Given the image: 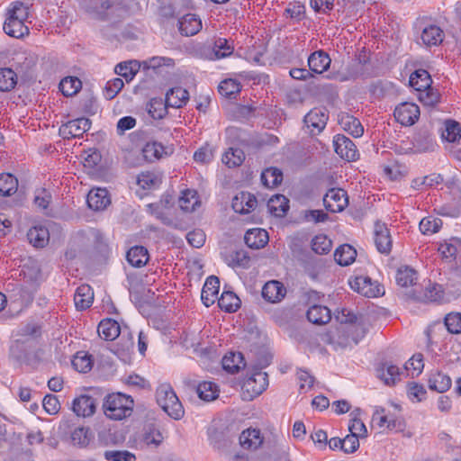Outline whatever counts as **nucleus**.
Returning a JSON list of instances; mask_svg holds the SVG:
<instances>
[{"instance_id": "12", "label": "nucleus", "mask_w": 461, "mask_h": 461, "mask_svg": "<svg viewBox=\"0 0 461 461\" xmlns=\"http://www.w3.org/2000/svg\"><path fill=\"white\" fill-rule=\"evenodd\" d=\"M91 122L89 119L81 117L68 121L60 128L62 134L68 138H78L90 129Z\"/></svg>"}, {"instance_id": "34", "label": "nucleus", "mask_w": 461, "mask_h": 461, "mask_svg": "<svg viewBox=\"0 0 461 461\" xmlns=\"http://www.w3.org/2000/svg\"><path fill=\"white\" fill-rule=\"evenodd\" d=\"M246 366L243 355L240 352L230 353L222 358V367L230 374H236Z\"/></svg>"}, {"instance_id": "39", "label": "nucleus", "mask_w": 461, "mask_h": 461, "mask_svg": "<svg viewBox=\"0 0 461 461\" xmlns=\"http://www.w3.org/2000/svg\"><path fill=\"white\" fill-rule=\"evenodd\" d=\"M395 278L397 284L402 287H408L410 285L418 287L416 285L418 278L417 272L409 267H400L397 270Z\"/></svg>"}, {"instance_id": "55", "label": "nucleus", "mask_w": 461, "mask_h": 461, "mask_svg": "<svg viewBox=\"0 0 461 461\" xmlns=\"http://www.w3.org/2000/svg\"><path fill=\"white\" fill-rule=\"evenodd\" d=\"M384 413V408H379L375 411L373 419L375 420H378L377 424L379 427H384L386 425V427L389 429H400L402 427V423L400 420L396 419H388Z\"/></svg>"}, {"instance_id": "10", "label": "nucleus", "mask_w": 461, "mask_h": 461, "mask_svg": "<svg viewBox=\"0 0 461 461\" xmlns=\"http://www.w3.org/2000/svg\"><path fill=\"white\" fill-rule=\"evenodd\" d=\"M234 51V45L224 38L214 41L213 46L203 51V56L210 60L230 57Z\"/></svg>"}, {"instance_id": "58", "label": "nucleus", "mask_w": 461, "mask_h": 461, "mask_svg": "<svg viewBox=\"0 0 461 461\" xmlns=\"http://www.w3.org/2000/svg\"><path fill=\"white\" fill-rule=\"evenodd\" d=\"M444 324L449 333H461V313L451 312L447 314V316L444 319Z\"/></svg>"}, {"instance_id": "2", "label": "nucleus", "mask_w": 461, "mask_h": 461, "mask_svg": "<svg viewBox=\"0 0 461 461\" xmlns=\"http://www.w3.org/2000/svg\"><path fill=\"white\" fill-rule=\"evenodd\" d=\"M134 401L131 396L113 393L104 398L103 404L106 417L114 420H121L130 417L133 411Z\"/></svg>"}, {"instance_id": "59", "label": "nucleus", "mask_w": 461, "mask_h": 461, "mask_svg": "<svg viewBox=\"0 0 461 461\" xmlns=\"http://www.w3.org/2000/svg\"><path fill=\"white\" fill-rule=\"evenodd\" d=\"M240 91V84L235 79H225L219 85V92L221 95L230 97Z\"/></svg>"}, {"instance_id": "31", "label": "nucleus", "mask_w": 461, "mask_h": 461, "mask_svg": "<svg viewBox=\"0 0 461 461\" xmlns=\"http://www.w3.org/2000/svg\"><path fill=\"white\" fill-rule=\"evenodd\" d=\"M357 257V250L349 244L340 245L334 252V259L340 266L352 264Z\"/></svg>"}, {"instance_id": "38", "label": "nucleus", "mask_w": 461, "mask_h": 461, "mask_svg": "<svg viewBox=\"0 0 461 461\" xmlns=\"http://www.w3.org/2000/svg\"><path fill=\"white\" fill-rule=\"evenodd\" d=\"M218 305L227 312H234L240 308V300L233 292L227 291L218 298Z\"/></svg>"}, {"instance_id": "43", "label": "nucleus", "mask_w": 461, "mask_h": 461, "mask_svg": "<svg viewBox=\"0 0 461 461\" xmlns=\"http://www.w3.org/2000/svg\"><path fill=\"white\" fill-rule=\"evenodd\" d=\"M17 84L16 73L9 68H0V91L9 92L13 90Z\"/></svg>"}, {"instance_id": "41", "label": "nucleus", "mask_w": 461, "mask_h": 461, "mask_svg": "<svg viewBox=\"0 0 461 461\" xmlns=\"http://www.w3.org/2000/svg\"><path fill=\"white\" fill-rule=\"evenodd\" d=\"M219 392L218 385L209 381L199 383L196 386V393L199 398L206 402L216 399L219 395Z\"/></svg>"}, {"instance_id": "45", "label": "nucleus", "mask_w": 461, "mask_h": 461, "mask_svg": "<svg viewBox=\"0 0 461 461\" xmlns=\"http://www.w3.org/2000/svg\"><path fill=\"white\" fill-rule=\"evenodd\" d=\"M163 440L160 430L153 426H149L140 436V443L146 447L153 446L157 447Z\"/></svg>"}, {"instance_id": "17", "label": "nucleus", "mask_w": 461, "mask_h": 461, "mask_svg": "<svg viewBox=\"0 0 461 461\" xmlns=\"http://www.w3.org/2000/svg\"><path fill=\"white\" fill-rule=\"evenodd\" d=\"M73 411L80 417H89L95 412L96 401L89 395H81L73 401Z\"/></svg>"}, {"instance_id": "13", "label": "nucleus", "mask_w": 461, "mask_h": 461, "mask_svg": "<svg viewBox=\"0 0 461 461\" xmlns=\"http://www.w3.org/2000/svg\"><path fill=\"white\" fill-rule=\"evenodd\" d=\"M392 238L390 231L384 223L376 222L375 225V244L379 252L389 254L392 249Z\"/></svg>"}, {"instance_id": "4", "label": "nucleus", "mask_w": 461, "mask_h": 461, "mask_svg": "<svg viewBox=\"0 0 461 461\" xmlns=\"http://www.w3.org/2000/svg\"><path fill=\"white\" fill-rule=\"evenodd\" d=\"M408 296L413 301L421 303L438 302L443 297V290L441 285L429 282L424 288L420 286L412 288Z\"/></svg>"}, {"instance_id": "1", "label": "nucleus", "mask_w": 461, "mask_h": 461, "mask_svg": "<svg viewBox=\"0 0 461 461\" xmlns=\"http://www.w3.org/2000/svg\"><path fill=\"white\" fill-rule=\"evenodd\" d=\"M29 18V5L21 1L12 2L5 12V21L3 26L5 32L14 38H23L29 34L26 25Z\"/></svg>"}, {"instance_id": "22", "label": "nucleus", "mask_w": 461, "mask_h": 461, "mask_svg": "<svg viewBox=\"0 0 461 461\" xmlns=\"http://www.w3.org/2000/svg\"><path fill=\"white\" fill-rule=\"evenodd\" d=\"M262 443L263 437L258 429H248L243 430L240 436V444L245 449L256 450Z\"/></svg>"}, {"instance_id": "7", "label": "nucleus", "mask_w": 461, "mask_h": 461, "mask_svg": "<svg viewBox=\"0 0 461 461\" xmlns=\"http://www.w3.org/2000/svg\"><path fill=\"white\" fill-rule=\"evenodd\" d=\"M328 119L326 110L313 108L304 116L303 122L312 135H318L326 127Z\"/></svg>"}, {"instance_id": "50", "label": "nucleus", "mask_w": 461, "mask_h": 461, "mask_svg": "<svg viewBox=\"0 0 461 461\" xmlns=\"http://www.w3.org/2000/svg\"><path fill=\"white\" fill-rule=\"evenodd\" d=\"M18 187L17 178L11 174L0 175V194L10 196L14 194Z\"/></svg>"}, {"instance_id": "19", "label": "nucleus", "mask_w": 461, "mask_h": 461, "mask_svg": "<svg viewBox=\"0 0 461 461\" xmlns=\"http://www.w3.org/2000/svg\"><path fill=\"white\" fill-rule=\"evenodd\" d=\"M178 29L182 35L193 36L202 29V21L196 14H187L179 19Z\"/></svg>"}, {"instance_id": "29", "label": "nucleus", "mask_w": 461, "mask_h": 461, "mask_svg": "<svg viewBox=\"0 0 461 461\" xmlns=\"http://www.w3.org/2000/svg\"><path fill=\"white\" fill-rule=\"evenodd\" d=\"M307 319L313 324L323 325L330 321L331 313L326 306L312 305L307 311Z\"/></svg>"}, {"instance_id": "42", "label": "nucleus", "mask_w": 461, "mask_h": 461, "mask_svg": "<svg viewBox=\"0 0 461 461\" xmlns=\"http://www.w3.org/2000/svg\"><path fill=\"white\" fill-rule=\"evenodd\" d=\"M140 64L136 60L121 62L115 67V73L125 78L127 82L131 81L140 69Z\"/></svg>"}, {"instance_id": "25", "label": "nucleus", "mask_w": 461, "mask_h": 461, "mask_svg": "<svg viewBox=\"0 0 461 461\" xmlns=\"http://www.w3.org/2000/svg\"><path fill=\"white\" fill-rule=\"evenodd\" d=\"M189 100V93L186 89L177 86L168 90L166 94V105L173 108H181Z\"/></svg>"}, {"instance_id": "56", "label": "nucleus", "mask_w": 461, "mask_h": 461, "mask_svg": "<svg viewBox=\"0 0 461 461\" xmlns=\"http://www.w3.org/2000/svg\"><path fill=\"white\" fill-rule=\"evenodd\" d=\"M442 222L439 219L431 217L423 218L420 222V230L425 235L436 233L441 228Z\"/></svg>"}, {"instance_id": "11", "label": "nucleus", "mask_w": 461, "mask_h": 461, "mask_svg": "<svg viewBox=\"0 0 461 461\" xmlns=\"http://www.w3.org/2000/svg\"><path fill=\"white\" fill-rule=\"evenodd\" d=\"M351 287L366 297H376L384 293V287L372 283L371 278L368 276L356 277L351 284Z\"/></svg>"}, {"instance_id": "32", "label": "nucleus", "mask_w": 461, "mask_h": 461, "mask_svg": "<svg viewBox=\"0 0 461 461\" xmlns=\"http://www.w3.org/2000/svg\"><path fill=\"white\" fill-rule=\"evenodd\" d=\"M289 200L283 194L273 195L267 202L268 211L276 217H283L289 209Z\"/></svg>"}, {"instance_id": "51", "label": "nucleus", "mask_w": 461, "mask_h": 461, "mask_svg": "<svg viewBox=\"0 0 461 461\" xmlns=\"http://www.w3.org/2000/svg\"><path fill=\"white\" fill-rule=\"evenodd\" d=\"M72 366L80 373H86L93 366L92 356L85 351H79L72 360Z\"/></svg>"}, {"instance_id": "64", "label": "nucleus", "mask_w": 461, "mask_h": 461, "mask_svg": "<svg viewBox=\"0 0 461 461\" xmlns=\"http://www.w3.org/2000/svg\"><path fill=\"white\" fill-rule=\"evenodd\" d=\"M424 367L423 358L421 354H415L409 359L405 364L404 369L406 371H411V376H418Z\"/></svg>"}, {"instance_id": "5", "label": "nucleus", "mask_w": 461, "mask_h": 461, "mask_svg": "<svg viewBox=\"0 0 461 461\" xmlns=\"http://www.w3.org/2000/svg\"><path fill=\"white\" fill-rule=\"evenodd\" d=\"M268 364L269 360L266 358L260 368H256L254 373L244 381L243 387L248 392L251 391L254 395H259L267 389L268 385L267 374L262 372L261 369Z\"/></svg>"}, {"instance_id": "48", "label": "nucleus", "mask_w": 461, "mask_h": 461, "mask_svg": "<svg viewBox=\"0 0 461 461\" xmlns=\"http://www.w3.org/2000/svg\"><path fill=\"white\" fill-rule=\"evenodd\" d=\"M245 159V153L240 148H230L222 157V162L229 167L240 166Z\"/></svg>"}, {"instance_id": "27", "label": "nucleus", "mask_w": 461, "mask_h": 461, "mask_svg": "<svg viewBox=\"0 0 461 461\" xmlns=\"http://www.w3.org/2000/svg\"><path fill=\"white\" fill-rule=\"evenodd\" d=\"M97 331L100 338L105 340H113L121 335L122 330L116 321L105 319L99 323Z\"/></svg>"}, {"instance_id": "49", "label": "nucleus", "mask_w": 461, "mask_h": 461, "mask_svg": "<svg viewBox=\"0 0 461 461\" xmlns=\"http://www.w3.org/2000/svg\"><path fill=\"white\" fill-rule=\"evenodd\" d=\"M430 76L424 69L416 70L410 77V84L417 91H421L424 88H429V86H430Z\"/></svg>"}, {"instance_id": "26", "label": "nucleus", "mask_w": 461, "mask_h": 461, "mask_svg": "<svg viewBox=\"0 0 461 461\" xmlns=\"http://www.w3.org/2000/svg\"><path fill=\"white\" fill-rule=\"evenodd\" d=\"M445 34L440 27L437 25L426 26L420 35L422 43L427 47L438 46L444 40Z\"/></svg>"}, {"instance_id": "6", "label": "nucleus", "mask_w": 461, "mask_h": 461, "mask_svg": "<svg viewBox=\"0 0 461 461\" xmlns=\"http://www.w3.org/2000/svg\"><path fill=\"white\" fill-rule=\"evenodd\" d=\"M325 208L331 212L343 211L348 203V194L344 189L331 188L323 197Z\"/></svg>"}, {"instance_id": "14", "label": "nucleus", "mask_w": 461, "mask_h": 461, "mask_svg": "<svg viewBox=\"0 0 461 461\" xmlns=\"http://www.w3.org/2000/svg\"><path fill=\"white\" fill-rule=\"evenodd\" d=\"M220 280L215 276H209L202 289L201 300L206 307L212 305L218 298Z\"/></svg>"}, {"instance_id": "36", "label": "nucleus", "mask_w": 461, "mask_h": 461, "mask_svg": "<svg viewBox=\"0 0 461 461\" xmlns=\"http://www.w3.org/2000/svg\"><path fill=\"white\" fill-rule=\"evenodd\" d=\"M461 251V240L458 238H452L438 246V252L442 257L448 260H453L458 252Z\"/></svg>"}, {"instance_id": "61", "label": "nucleus", "mask_w": 461, "mask_h": 461, "mask_svg": "<svg viewBox=\"0 0 461 461\" xmlns=\"http://www.w3.org/2000/svg\"><path fill=\"white\" fill-rule=\"evenodd\" d=\"M124 86L122 78L116 77L108 81L104 87V96L108 100L113 99Z\"/></svg>"}, {"instance_id": "37", "label": "nucleus", "mask_w": 461, "mask_h": 461, "mask_svg": "<svg viewBox=\"0 0 461 461\" xmlns=\"http://www.w3.org/2000/svg\"><path fill=\"white\" fill-rule=\"evenodd\" d=\"M451 386V379L448 375L436 372L429 379V388L438 393H444Z\"/></svg>"}, {"instance_id": "40", "label": "nucleus", "mask_w": 461, "mask_h": 461, "mask_svg": "<svg viewBox=\"0 0 461 461\" xmlns=\"http://www.w3.org/2000/svg\"><path fill=\"white\" fill-rule=\"evenodd\" d=\"M142 153L146 160L152 162L167 155V149L159 142L151 141L146 143L142 149Z\"/></svg>"}, {"instance_id": "53", "label": "nucleus", "mask_w": 461, "mask_h": 461, "mask_svg": "<svg viewBox=\"0 0 461 461\" xmlns=\"http://www.w3.org/2000/svg\"><path fill=\"white\" fill-rule=\"evenodd\" d=\"M442 138L449 142H455L461 138V127L458 122L448 120L445 122Z\"/></svg>"}, {"instance_id": "52", "label": "nucleus", "mask_w": 461, "mask_h": 461, "mask_svg": "<svg viewBox=\"0 0 461 461\" xmlns=\"http://www.w3.org/2000/svg\"><path fill=\"white\" fill-rule=\"evenodd\" d=\"M332 248V241L323 234L315 236L312 240V249L319 255L328 254Z\"/></svg>"}, {"instance_id": "44", "label": "nucleus", "mask_w": 461, "mask_h": 461, "mask_svg": "<svg viewBox=\"0 0 461 461\" xmlns=\"http://www.w3.org/2000/svg\"><path fill=\"white\" fill-rule=\"evenodd\" d=\"M283 173L276 167H269L261 174V181L266 187L274 188L281 184Z\"/></svg>"}, {"instance_id": "8", "label": "nucleus", "mask_w": 461, "mask_h": 461, "mask_svg": "<svg viewBox=\"0 0 461 461\" xmlns=\"http://www.w3.org/2000/svg\"><path fill=\"white\" fill-rule=\"evenodd\" d=\"M335 152L348 161H354L358 158V152L354 142L345 135L337 134L333 140Z\"/></svg>"}, {"instance_id": "33", "label": "nucleus", "mask_w": 461, "mask_h": 461, "mask_svg": "<svg viewBox=\"0 0 461 461\" xmlns=\"http://www.w3.org/2000/svg\"><path fill=\"white\" fill-rule=\"evenodd\" d=\"M28 240L36 248H43L48 244L50 234L45 227H32L27 233Z\"/></svg>"}, {"instance_id": "21", "label": "nucleus", "mask_w": 461, "mask_h": 461, "mask_svg": "<svg viewBox=\"0 0 461 461\" xmlns=\"http://www.w3.org/2000/svg\"><path fill=\"white\" fill-rule=\"evenodd\" d=\"M376 372L377 376L384 381L386 385H394L401 380L402 372L400 368L392 363L383 364L377 368Z\"/></svg>"}, {"instance_id": "20", "label": "nucleus", "mask_w": 461, "mask_h": 461, "mask_svg": "<svg viewBox=\"0 0 461 461\" xmlns=\"http://www.w3.org/2000/svg\"><path fill=\"white\" fill-rule=\"evenodd\" d=\"M331 59L328 53L323 50H317L312 52L308 58V66L312 72L321 74L328 70Z\"/></svg>"}, {"instance_id": "28", "label": "nucleus", "mask_w": 461, "mask_h": 461, "mask_svg": "<svg viewBox=\"0 0 461 461\" xmlns=\"http://www.w3.org/2000/svg\"><path fill=\"white\" fill-rule=\"evenodd\" d=\"M94 300V293L88 285L77 287L74 295L75 305L77 310L83 311L91 306Z\"/></svg>"}, {"instance_id": "63", "label": "nucleus", "mask_w": 461, "mask_h": 461, "mask_svg": "<svg viewBox=\"0 0 461 461\" xmlns=\"http://www.w3.org/2000/svg\"><path fill=\"white\" fill-rule=\"evenodd\" d=\"M105 459L109 461H135L134 454L127 450H108L104 452Z\"/></svg>"}, {"instance_id": "54", "label": "nucleus", "mask_w": 461, "mask_h": 461, "mask_svg": "<svg viewBox=\"0 0 461 461\" xmlns=\"http://www.w3.org/2000/svg\"><path fill=\"white\" fill-rule=\"evenodd\" d=\"M167 106L162 99L152 98L147 104V111L153 119H162L167 113Z\"/></svg>"}, {"instance_id": "57", "label": "nucleus", "mask_w": 461, "mask_h": 461, "mask_svg": "<svg viewBox=\"0 0 461 461\" xmlns=\"http://www.w3.org/2000/svg\"><path fill=\"white\" fill-rule=\"evenodd\" d=\"M227 264L232 267H246L249 258L243 250H235L230 252L225 258Z\"/></svg>"}, {"instance_id": "47", "label": "nucleus", "mask_w": 461, "mask_h": 461, "mask_svg": "<svg viewBox=\"0 0 461 461\" xmlns=\"http://www.w3.org/2000/svg\"><path fill=\"white\" fill-rule=\"evenodd\" d=\"M93 438L94 435L89 428L79 427L71 433L72 443L81 447L88 446Z\"/></svg>"}, {"instance_id": "46", "label": "nucleus", "mask_w": 461, "mask_h": 461, "mask_svg": "<svg viewBox=\"0 0 461 461\" xmlns=\"http://www.w3.org/2000/svg\"><path fill=\"white\" fill-rule=\"evenodd\" d=\"M82 87V82L76 77H67L59 83V90L65 96H73Z\"/></svg>"}, {"instance_id": "3", "label": "nucleus", "mask_w": 461, "mask_h": 461, "mask_svg": "<svg viewBox=\"0 0 461 461\" xmlns=\"http://www.w3.org/2000/svg\"><path fill=\"white\" fill-rule=\"evenodd\" d=\"M158 404L168 416L179 420L184 416L185 411L176 393L167 384L160 385L156 392Z\"/></svg>"}, {"instance_id": "18", "label": "nucleus", "mask_w": 461, "mask_h": 461, "mask_svg": "<svg viewBox=\"0 0 461 461\" xmlns=\"http://www.w3.org/2000/svg\"><path fill=\"white\" fill-rule=\"evenodd\" d=\"M284 285L276 280L267 282L262 288L263 298L272 303L280 302L285 295Z\"/></svg>"}, {"instance_id": "62", "label": "nucleus", "mask_w": 461, "mask_h": 461, "mask_svg": "<svg viewBox=\"0 0 461 461\" xmlns=\"http://www.w3.org/2000/svg\"><path fill=\"white\" fill-rule=\"evenodd\" d=\"M175 64L174 59L166 57H153L143 62V68L146 69L156 70L162 66L173 67Z\"/></svg>"}, {"instance_id": "9", "label": "nucleus", "mask_w": 461, "mask_h": 461, "mask_svg": "<svg viewBox=\"0 0 461 461\" xmlns=\"http://www.w3.org/2000/svg\"><path fill=\"white\" fill-rule=\"evenodd\" d=\"M393 115L401 124L412 125L420 116V108L413 103H402L396 106Z\"/></svg>"}, {"instance_id": "23", "label": "nucleus", "mask_w": 461, "mask_h": 461, "mask_svg": "<svg viewBox=\"0 0 461 461\" xmlns=\"http://www.w3.org/2000/svg\"><path fill=\"white\" fill-rule=\"evenodd\" d=\"M339 123L344 131H348L355 138L361 137L364 133V128L358 119L347 113H341L339 114Z\"/></svg>"}, {"instance_id": "60", "label": "nucleus", "mask_w": 461, "mask_h": 461, "mask_svg": "<svg viewBox=\"0 0 461 461\" xmlns=\"http://www.w3.org/2000/svg\"><path fill=\"white\" fill-rule=\"evenodd\" d=\"M420 92V100L428 106H433L438 103L440 95L437 89L429 86V88H424Z\"/></svg>"}, {"instance_id": "35", "label": "nucleus", "mask_w": 461, "mask_h": 461, "mask_svg": "<svg viewBox=\"0 0 461 461\" xmlns=\"http://www.w3.org/2000/svg\"><path fill=\"white\" fill-rule=\"evenodd\" d=\"M178 203L185 212H192L195 210L196 206L200 205V201L197 193L194 190L186 189L182 192V195L178 199Z\"/></svg>"}, {"instance_id": "24", "label": "nucleus", "mask_w": 461, "mask_h": 461, "mask_svg": "<svg viewBox=\"0 0 461 461\" xmlns=\"http://www.w3.org/2000/svg\"><path fill=\"white\" fill-rule=\"evenodd\" d=\"M244 241L248 247L258 249L267 244L268 233L263 229H251L245 233Z\"/></svg>"}, {"instance_id": "15", "label": "nucleus", "mask_w": 461, "mask_h": 461, "mask_svg": "<svg viewBox=\"0 0 461 461\" xmlns=\"http://www.w3.org/2000/svg\"><path fill=\"white\" fill-rule=\"evenodd\" d=\"M258 201L255 195L248 192H240L232 200V208L236 212L246 214L257 206Z\"/></svg>"}, {"instance_id": "16", "label": "nucleus", "mask_w": 461, "mask_h": 461, "mask_svg": "<svg viewBox=\"0 0 461 461\" xmlns=\"http://www.w3.org/2000/svg\"><path fill=\"white\" fill-rule=\"evenodd\" d=\"M86 202L89 208L95 211H102L111 203V199L105 188H96L89 192Z\"/></svg>"}, {"instance_id": "30", "label": "nucleus", "mask_w": 461, "mask_h": 461, "mask_svg": "<svg viewBox=\"0 0 461 461\" xmlns=\"http://www.w3.org/2000/svg\"><path fill=\"white\" fill-rule=\"evenodd\" d=\"M126 258L131 266L142 267L148 263L149 257L146 248L134 246L128 250Z\"/></svg>"}]
</instances>
